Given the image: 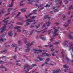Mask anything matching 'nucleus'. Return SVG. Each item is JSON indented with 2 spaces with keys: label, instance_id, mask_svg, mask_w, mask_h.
Segmentation results:
<instances>
[{
  "label": "nucleus",
  "instance_id": "57",
  "mask_svg": "<svg viewBox=\"0 0 73 73\" xmlns=\"http://www.w3.org/2000/svg\"><path fill=\"white\" fill-rule=\"evenodd\" d=\"M12 26H13V25H11V26L9 27V28H12Z\"/></svg>",
  "mask_w": 73,
  "mask_h": 73
},
{
  "label": "nucleus",
  "instance_id": "50",
  "mask_svg": "<svg viewBox=\"0 0 73 73\" xmlns=\"http://www.w3.org/2000/svg\"><path fill=\"white\" fill-rule=\"evenodd\" d=\"M45 27V24H44L42 28H44Z\"/></svg>",
  "mask_w": 73,
  "mask_h": 73
},
{
  "label": "nucleus",
  "instance_id": "49",
  "mask_svg": "<svg viewBox=\"0 0 73 73\" xmlns=\"http://www.w3.org/2000/svg\"><path fill=\"white\" fill-rule=\"evenodd\" d=\"M38 1H39V0H37L35 1V3H38Z\"/></svg>",
  "mask_w": 73,
  "mask_h": 73
},
{
  "label": "nucleus",
  "instance_id": "43",
  "mask_svg": "<svg viewBox=\"0 0 73 73\" xmlns=\"http://www.w3.org/2000/svg\"><path fill=\"white\" fill-rule=\"evenodd\" d=\"M4 41V40H3V38H1L0 39V41Z\"/></svg>",
  "mask_w": 73,
  "mask_h": 73
},
{
  "label": "nucleus",
  "instance_id": "11",
  "mask_svg": "<svg viewBox=\"0 0 73 73\" xmlns=\"http://www.w3.org/2000/svg\"><path fill=\"white\" fill-rule=\"evenodd\" d=\"M67 35L68 37L70 38V39H73V36H72V35H68V34H67Z\"/></svg>",
  "mask_w": 73,
  "mask_h": 73
},
{
  "label": "nucleus",
  "instance_id": "60",
  "mask_svg": "<svg viewBox=\"0 0 73 73\" xmlns=\"http://www.w3.org/2000/svg\"><path fill=\"white\" fill-rule=\"evenodd\" d=\"M68 24L67 25H64V27H68Z\"/></svg>",
  "mask_w": 73,
  "mask_h": 73
},
{
  "label": "nucleus",
  "instance_id": "29",
  "mask_svg": "<svg viewBox=\"0 0 73 73\" xmlns=\"http://www.w3.org/2000/svg\"><path fill=\"white\" fill-rule=\"evenodd\" d=\"M21 11H23V12H25L26 11V10H25V9H22Z\"/></svg>",
  "mask_w": 73,
  "mask_h": 73
},
{
  "label": "nucleus",
  "instance_id": "40",
  "mask_svg": "<svg viewBox=\"0 0 73 73\" xmlns=\"http://www.w3.org/2000/svg\"><path fill=\"white\" fill-rule=\"evenodd\" d=\"M52 55L53 56H55V54H54V52H53L52 53Z\"/></svg>",
  "mask_w": 73,
  "mask_h": 73
},
{
  "label": "nucleus",
  "instance_id": "37",
  "mask_svg": "<svg viewBox=\"0 0 73 73\" xmlns=\"http://www.w3.org/2000/svg\"><path fill=\"white\" fill-rule=\"evenodd\" d=\"M40 24H39L38 26H36V29H37V28H39V27H40Z\"/></svg>",
  "mask_w": 73,
  "mask_h": 73
},
{
  "label": "nucleus",
  "instance_id": "2",
  "mask_svg": "<svg viewBox=\"0 0 73 73\" xmlns=\"http://www.w3.org/2000/svg\"><path fill=\"white\" fill-rule=\"evenodd\" d=\"M60 27H53L54 32L53 33L54 35H53V36H58V35H59L58 34H56L57 32L58 31V29H60Z\"/></svg>",
  "mask_w": 73,
  "mask_h": 73
},
{
  "label": "nucleus",
  "instance_id": "7",
  "mask_svg": "<svg viewBox=\"0 0 73 73\" xmlns=\"http://www.w3.org/2000/svg\"><path fill=\"white\" fill-rule=\"evenodd\" d=\"M58 1L59 3H58V4H59L58 7H60V5H61V4H62V1L61 0H56L55 2H57Z\"/></svg>",
  "mask_w": 73,
  "mask_h": 73
},
{
  "label": "nucleus",
  "instance_id": "19",
  "mask_svg": "<svg viewBox=\"0 0 73 73\" xmlns=\"http://www.w3.org/2000/svg\"><path fill=\"white\" fill-rule=\"evenodd\" d=\"M63 68H66V69H68V68H69V67L68 66L65 65H63Z\"/></svg>",
  "mask_w": 73,
  "mask_h": 73
},
{
  "label": "nucleus",
  "instance_id": "10",
  "mask_svg": "<svg viewBox=\"0 0 73 73\" xmlns=\"http://www.w3.org/2000/svg\"><path fill=\"white\" fill-rule=\"evenodd\" d=\"M73 17V15H71L70 17V20L68 21V24H70V21H71L72 20V18Z\"/></svg>",
  "mask_w": 73,
  "mask_h": 73
},
{
  "label": "nucleus",
  "instance_id": "13",
  "mask_svg": "<svg viewBox=\"0 0 73 73\" xmlns=\"http://www.w3.org/2000/svg\"><path fill=\"white\" fill-rule=\"evenodd\" d=\"M1 13H4V9L1 10L0 12V17H1Z\"/></svg>",
  "mask_w": 73,
  "mask_h": 73
},
{
  "label": "nucleus",
  "instance_id": "17",
  "mask_svg": "<svg viewBox=\"0 0 73 73\" xmlns=\"http://www.w3.org/2000/svg\"><path fill=\"white\" fill-rule=\"evenodd\" d=\"M46 24L47 25V27H49V25H50V22L48 21V22H46Z\"/></svg>",
  "mask_w": 73,
  "mask_h": 73
},
{
  "label": "nucleus",
  "instance_id": "39",
  "mask_svg": "<svg viewBox=\"0 0 73 73\" xmlns=\"http://www.w3.org/2000/svg\"><path fill=\"white\" fill-rule=\"evenodd\" d=\"M66 59L67 61H68L69 60V58L68 57L66 58Z\"/></svg>",
  "mask_w": 73,
  "mask_h": 73
},
{
  "label": "nucleus",
  "instance_id": "33",
  "mask_svg": "<svg viewBox=\"0 0 73 73\" xmlns=\"http://www.w3.org/2000/svg\"><path fill=\"white\" fill-rule=\"evenodd\" d=\"M46 61H47V62H48L49 61H50V58H46Z\"/></svg>",
  "mask_w": 73,
  "mask_h": 73
},
{
  "label": "nucleus",
  "instance_id": "30",
  "mask_svg": "<svg viewBox=\"0 0 73 73\" xmlns=\"http://www.w3.org/2000/svg\"><path fill=\"white\" fill-rule=\"evenodd\" d=\"M31 0H28V1L30 2L29 4H31V5H32V4H33L32 3V2H33V1H32L31 2Z\"/></svg>",
  "mask_w": 73,
  "mask_h": 73
},
{
  "label": "nucleus",
  "instance_id": "22",
  "mask_svg": "<svg viewBox=\"0 0 73 73\" xmlns=\"http://www.w3.org/2000/svg\"><path fill=\"white\" fill-rule=\"evenodd\" d=\"M21 13V12H18V14L15 17V19H16L17 17H18V16H19V15H20Z\"/></svg>",
  "mask_w": 73,
  "mask_h": 73
},
{
  "label": "nucleus",
  "instance_id": "41",
  "mask_svg": "<svg viewBox=\"0 0 73 73\" xmlns=\"http://www.w3.org/2000/svg\"><path fill=\"white\" fill-rule=\"evenodd\" d=\"M9 46H10V45L9 44H8L7 46L6 45L5 46V47H9Z\"/></svg>",
  "mask_w": 73,
  "mask_h": 73
},
{
  "label": "nucleus",
  "instance_id": "53",
  "mask_svg": "<svg viewBox=\"0 0 73 73\" xmlns=\"http://www.w3.org/2000/svg\"><path fill=\"white\" fill-rule=\"evenodd\" d=\"M52 46H53V44H52L51 45H50L49 47L50 48H51V47H52Z\"/></svg>",
  "mask_w": 73,
  "mask_h": 73
},
{
  "label": "nucleus",
  "instance_id": "47",
  "mask_svg": "<svg viewBox=\"0 0 73 73\" xmlns=\"http://www.w3.org/2000/svg\"><path fill=\"white\" fill-rule=\"evenodd\" d=\"M44 64H48V63L46 61Z\"/></svg>",
  "mask_w": 73,
  "mask_h": 73
},
{
  "label": "nucleus",
  "instance_id": "6",
  "mask_svg": "<svg viewBox=\"0 0 73 73\" xmlns=\"http://www.w3.org/2000/svg\"><path fill=\"white\" fill-rule=\"evenodd\" d=\"M33 13H30L29 14V15H28L27 16H29V17H30V19H35V18L36 17V16H31V15H33Z\"/></svg>",
  "mask_w": 73,
  "mask_h": 73
},
{
  "label": "nucleus",
  "instance_id": "28",
  "mask_svg": "<svg viewBox=\"0 0 73 73\" xmlns=\"http://www.w3.org/2000/svg\"><path fill=\"white\" fill-rule=\"evenodd\" d=\"M17 24H18V25H22L23 24V23H22L21 22H19L17 23Z\"/></svg>",
  "mask_w": 73,
  "mask_h": 73
},
{
  "label": "nucleus",
  "instance_id": "26",
  "mask_svg": "<svg viewBox=\"0 0 73 73\" xmlns=\"http://www.w3.org/2000/svg\"><path fill=\"white\" fill-rule=\"evenodd\" d=\"M7 50H4L3 51H0V52H1V53H4V52H5V53H7Z\"/></svg>",
  "mask_w": 73,
  "mask_h": 73
},
{
  "label": "nucleus",
  "instance_id": "34",
  "mask_svg": "<svg viewBox=\"0 0 73 73\" xmlns=\"http://www.w3.org/2000/svg\"><path fill=\"white\" fill-rule=\"evenodd\" d=\"M50 6V5H48V4H47L46 6H44V7H46V8L48 7H49Z\"/></svg>",
  "mask_w": 73,
  "mask_h": 73
},
{
  "label": "nucleus",
  "instance_id": "4",
  "mask_svg": "<svg viewBox=\"0 0 73 73\" xmlns=\"http://www.w3.org/2000/svg\"><path fill=\"white\" fill-rule=\"evenodd\" d=\"M35 20H31L30 19H28L26 21L27 22L26 23V25H29V22L30 23H32V22H33V21H35Z\"/></svg>",
  "mask_w": 73,
  "mask_h": 73
},
{
  "label": "nucleus",
  "instance_id": "62",
  "mask_svg": "<svg viewBox=\"0 0 73 73\" xmlns=\"http://www.w3.org/2000/svg\"><path fill=\"white\" fill-rule=\"evenodd\" d=\"M44 65H45V63H44L42 65H41V66H44Z\"/></svg>",
  "mask_w": 73,
  "mask_h": 73
},
{
  "label": "nucleus",
  "instance_id": "52",
  "mask_svg": "<svg viewBox=\"0 0 73 73\" xmlns=\"http://www.w3.org/2000/svg\"><path fill=\"white\" fill-rule=\"evenodd\" d=\"M17 57L16 56H14V58L15 59V60H16V58Z\"/></svg>",
  "mask_w": 73,
  "mask_h": 73
},
{
  "label": "nucleus",
  "instance_id": "9",
  "mask_svg": "<svg viewBox=\"0 0 73 73\" xmlns=\"http://www.w3.org/2000/svg\"><path fill=\"white\" fill-rule=\"evenodd\" d=\"M61 71L60 70V69H59V70H58L56 71L53 70V73H59L60 72H61Z\"/></svg>",
  "mask_w": 73,
  "mask_h": 73
},
{
  "label": "nucleus",
  "instance_id": "35",
  "mask_svg": "<svg viewBox=\"0 0 73 73\" xmlns=\"http://www.w3.org/2000/svg\"><path fill=\"white\" fill-rule=\"evenodd\" d=\"M16 45H16V44H12V46L13 47H15V46H16Z\"/></svg>",
  "mask_w": 73,
  "mask_h": 73
},
{
  "label": "nucleus",
  "instance_id": "63",
  "mask_svg": "<svg viewBox=\"0 0 73 73\" xmlns=\"http://www.w3.org/2000/svg\"><path fill=\"white\" fill-rule=\"evenodd\" d=\"M16 35H17V34L16 33H15L14 35V36H16Z\"/></svg>",
  "mask_w": 73,
  "mask_h": 73
},
{
  "label": "nucleus",
  "instance_id": "64",
  "mask_svg": "<svg viewBox=\"0 0 73 73\" xmlns=\"http://www.w3.org/2000/svg\"><path fill=\"white\" fill-rule=\"evenodd\" d=\"M46 56H49V54L48 53H46Z\"/></svg>",
  "mask_w": 73,
  "mask_h": 73
},
{
  "label": "nucleus",
  "instance_id": "55",
  "mask_svg": "<svg viewBox=\"0 0 73 73\" xmlns=\"http://www.w3.org/2000/svg\"><path fill=\"white\" fill-rule=\"evenodd\" d=\"M35 61H36V62H38V61L39 60H35Z\"/></svg>",
  "mask_w": 73,
  "mask_h": 73
},
{
  "label": "nucleus",
  "instance_id": "44",
  "mask_svg": "<svg viewBox=\"0 0 73 73\" xmlns=\"http://www.w3.org/2000/svg\"><path fill=\"white\" fill-rule=\"evenodd\" d=\"M59 42H55L54 43V44H59Z\"/></svg>",
  "mask_w": 73,
  "mask_h": 73
},
{
  "label": "nucleus",
  "instance_id": "48",
  "mask_svg": "<svg viewBox=\"0 0 73 73\" xmlns=\"http://www.w3.org/2000/svg\"><path fill=\"white\" fill-rule=\"evenodd\" d=\"M6 57V56H3L1 58H5Z\"/></svg>",
  "mask_w": 73,
  "mask_h": 73
},
{
  "label": "nucleus",
  "instance_id": "14",
  "mask_svg": "<svg viewBox=\"0 0 73 73\" xmlns=\"http://www.w3.org/2000/svg\"><path fill=\"white\" fill-rule=\"evenodd\" d=\"M62 54V55L63 57H64L65 56L64 55V54H65V51H63L62 52H61Z\"/></svg>",
  "mask_w": 73,
  "mask_h": 73
},
{
  "label": "nucleus",
  "instance_id": "12",
  "mask_svg": "<svg viewBox=\"0 0 73 73\" xmlns=\"http://www.w3.org/2000/svg\"><path fill=\"white\" fill-rule=\"evenodd\" d=\"M73 44H71L70 46L69 49H72V51L73 52Z\"/></svg>",
  "mask_w": 73,
  "mask_h": 73
},
{
  "label": "nucleus",
  "instance_id": "21",
  "mask_svg": "<svg viewBox=\"0 0 73 73\" xmlns=\"http://www.w3.org/2000/svg\"><path fill=\"white\" fill-rule=\"evenodd\" d=\"M24 39L25 40L24 42L25 44H26L27 42V39L25 38Z\"/></svg>",
  "mask_w": 73,
  "mask_h": 73
},
{
  "label": "nucleus",
  "instance_id": "46",
  "mask_svg": "<svg viewBox=\"0 0 73 73\" xmlns=\"http://www.w3.org/2000/svg\"><path fill=\"white\" fill-rule=\"evenodd\" d=\"M48 32H53V31H52V29H51L49 30Z\"/></svg>",
  "mask_w": 73,
  "mask_h": 73
},
{
  "label": "nucleus",
  "instance_id": "31",
  "mask_svg": "<svg viewBox=\"0 0 73 73\" xmlns=\"http://www.w3.org/2000/svg\"><path fill=\"white\" fill-rule=\"evenodd\" d=\"M35 5L36 6V7H37L38 8H39L40 7V6L38 5L37 4H36Z\"/></svg>",
  "mask_w": 73,
  "mask_h": 73
},
{
  "label": "nucleus",
  "instance_id": "15",
  "mask_svg": "<svg viewBox=\"0 0 73 73\" xmlns=\"http://www.w3.org/2000/svg\"><path fill=\"white\" fill-rule=\"evenodd\" d=\"M44 36L43 35H40V38H41V39H42V40H45V38H43V37H41V36Z\"/></svg>",
  "mask_w": 73,
  "mask_h": 73
},
{
  "label": "nucleus",
  "instance_id": "51",
  "mask_svg": "<svg viewBox=\"0 0 73 73\" xmlns=\"http://www.w3.org/2000/svg\"><path fill=\"white\" fill-rule=\"evenodd\" d=\"M43 8H41L39 10V11H41V10H42V9H43Z\"/></svg>",
  "mask_w": 73,
  "mask_h": 73
},
{
  "label": "nucleus",
  "instance_id": "1",
  "mask_svg": "<svg viewBox=\"0 0 73 73\" xmlns=\"http://www.w3.org/2000/svg\"><path fill=\"white\" fill-rule=\"evenodd\" d=\"M9 19V17H7L6 18H5V19L4 20H3V21L4 23H6L4 25L5 26L3 27L1 29L2 30L0 32V33H2L4 31H7V29H5V28H6V25H7L8 24V21L7 20V19Z\"/></svg>",
  "mask_w": 73,
  "mask_h": 73
},
{
  "label": "nucleus",
  "instance_id": "59",
  "mask_svg": "<svg viewBox=\"0 0 73 73\" xmlns=\"http://www.w3.org/2000/svg\"><path fill=\"white\" fill-rule=\"evenodd\" d=\"M54 50L53 48H51V51H53Z\"/></svg>",
  "mask_w": 73,
  "mask_h": 73
},
{
  "label": "nucleus",
  "instance_id": "24",
  "mask_svg": "<svg viewBox=\"0 0 73 73\" xmlns=\"http://www.w3.org/2000/svg\"><path fill=\"white\" fill-rule=\"evenodd\" d=\"M23 1H22L20 4V6H23V5H24L25 4L24 3L23 4Z\"/></svg>",
  "mask_w": 73,
  "mask_h": 73
},
{
  "label": "nucleus",
  "instance_id": "36",
  "mask_svg": "<svg viewBox=\"0 0 73 73\" xmlns=\"http://www.w3.org/2000/svg\"><path fill=\"white\" fill-rule=\"evenodd\" d=\"M33 31H32L30 34L29 35V36H28V37H30L31 35L33 33Z\"/></svg>",
  "mask_w": 73,
  "mask_h": 73
},
{
  "label": "nucleus",
  "instance_id": "20",
  "mask_svg": "<svg viewBox=\"0 0 73 73\" xmlns=\"http://www.w3.org/2000/svg\"><path fill=\"white\" fill-rule=\"evenodd\" d=\"M68 43V41H65L63 43L64 46H65L66 43Z\"/></svg>",
  "mask_w": 73,
  "mask_h": 73
},
{
  "label": "nucleus",
  "instance_id": "61",
  "mask_svg": "<svg viewBox=\"0 0 73 73\" xmlns=\"http://www.w3.org/2000/svg\"><path fill=\"white\" fill-rule=\"evenodd\" d=\"M36 10H35L33 11V12H34V13H35V12H36Z\"/></svg>",
  "mask_w": 73,
  "mask_h": 73
},
{
  "label": "nucleus",
  "instance_id": "27",
  "mask_svg": "<svg viewBox=\"0 0 73 73\" xmlns=\"http://www.w3.org/2000/svg\"><path fill=\"white\" fill-rule=\"evenodd\" d=\"M0 68H3V69H6V68L3 66L2 65L1 66H0Z\"/></svg>",
  "mask_w": 73,
  "mask_h": 73
},
{
  "label": "nucleus",
  "instance_id": "38",
  "mask_svg": "<svg viewBox=\"0 0 73 73\" xmlns=\"http://www.w3.org/2000/svg\"><path fill=\"white\" fill-rule=\"evenodd\" d=\"M17 48L18 47L17 46H16L15 48V52H17Z\"/></svg>",
  "mask_w": 73,
  "mask_h": 73
},
{
  "label": "nucleus",
  "instance_id": "25",
  "mask_svg": "<svg viewBox=\"0 0 73 73\" xmlns=\"http://www.w3.org/2000/svg\"><path fill=\"white\" fill-rule=\"evenodd\" d=\"M48 15L44 17L43 18V20H45V19H48Z\"/></svg>",
  "mask_w": 73,
  "mask_h": 73
},
{
  "label": "nucleus",
  "instance_id": "58",
  "mask_svg": "<svg viewBox=\"0 0 73 73\" xmlns=\"http://www.w3.org/2000/svg\"><path fill=\"white\" fill-rule=\"evenodd\" d=\"M25 17L26 18V19H28V17L27 16V15H25Z\"/></svg>",
  "mask_w": 73,
  "mask_h": 73
},
{
  "label": "nucleus",
  "instance_id": "16",
  "mask_svg": "<svg viewBox=\"0 0 73 73\" xmlns=\"http://www.w3.org/2000/svg\"><path fill=\"white\" fill-rule=\"evenodd\" d=\"M13 35V34H12V32H10L9 33H8V35L9 36H12Z\"/></svg>",
  "mask_w": 73,
  "mask_h": 73
},
{
  "label": "nucleus",
  "instance_id": "23",
  "mask_svg": "<svg viewBox=\"0 0 73 73\" xmlns=\"http://www.w3.org/2000/svg\"><path fill=\"white\" fill-rule=\"evenodd\" d=\"M37 58H38V59H39V60L40 61H43V59L42 58H41V57H40V56H38L37 57Z\"/></svg>",
  "mask_w": 73,
  "mask_h": 73
},
{
  "label": "nucleus",
  "instance_id": "54",
  "mask_svg": "<svg viewBox=\"0 0 73 73\" xmlns=\"http://www.w3.org/2000/svg\"><path fill=\"white\" fill-rule=\"evenodd\" d=\"M55 24H56V25H59V23H55Z\"/></svg>",
  "mask_w": 73,
  "mask_h": 73
},
{
  "label": "nucleus",
  "instance_id": "32",
  "mask_svg": "<svg viewBox=\"0 0 73 73\" xmlns=\"http://www.w3.org/2000/svg\"><path fill=\"white\" fill-rule=\"evenodd\" d=\"M13 9V8L10 9L9 8L7 9L8 10H9L8 11V12H10L11 11V10H12V9Z\"/></svg>",
  "mask_w": 73,
  "mask_h": 73
},
{
  "label": "nucleus",
  "instance_id": "42",
  "mask_svg": "<svg viewBox=\"0 0 73 73\" xmlns=\"http://www.w3.org/2000/svg\"><path fill=\"white\" fill-rule=\"evenodd\" d=\"M21 40L18 41V43L19 44H21Z\"/></svg>",
  "mask_w": 73,
  "mask_h": 73
},
{
  "label": "nucleus",
  "instance_id": "3",
  "mask_svg": "<svg viewBox=\"0 0 73 73\" xmlns=\"http://www.w3.org/2000/svg\"><path fill=\"white\" fill-rule=\"evenodd\" d=\"M33 42H32L31 44L30 43H27L26 44L27 46V49L25 50V52H29L30 50V48H29V47H30V46H31L32 45H33Z\"/></svg>",
  "mask_w": 73,
  "mask_h": 73
},
{
  "label": "nucleus",
  "instance_id": "45",
  "mask_svg": "<svg viewBox=\"0 0 73 73\" xmlns=\"http://www.w3.org/2000/svg\"><path fill=\"white\" fill-rule=\"evenodd\" d=\"M9 14H10V13H7V14L5 15V16H7V15H8Z\"/></svg>",
  "mask_w": 73,
  "mask_h": 73
},
{
  "label": "nucleus",
  "instance_id": "18",
  "mask_svg": "<svg viewBox=\"0 0 73 73\" xmlns=\"http://www.w3.org/2000/svg\"><path fill=\"white\" fill-rule=\"evenodd\" d=\"M13 2H11V3L10 5L9 6V7H12L13 6Z\"/></svg>",
  "mask_w": 73,
  "mask_h": 73
},
{
  "label": "nucleus",
  "instance_id": "56",
  "mask_svg": "<svg viewBox=\"0 0 73 73\" xmlns=\"http://www.w3.org/2000/svg\"><path fill=\"white\" fill-rule=\"evenodd\" d=\"M57 11V9H55L54 10V12H56V11Z\"/></svg>",
  "mask_w": 73,
  "mask_h": 73
},
{
  "label": "nucleus",
  "instance_id": "8",
  "mask_svg": "<svg viewBox=\"0 0 73 73\" xmlns=\"http://www.w3.org/2000/svg\"><path fill=\"white\" fill-rule=\"evenodd\" d=\"M21 28V26H17L15 27V29H17V31L18 32H21V30L20 29H19Z\"/></svg>",
  "mask_w": 73,
  "mask_h": 73
},
{
  "label": "nucleus",
  "instance_id": "5",
  "mask_svg": "<svg viewBox=\"0 0 73 73\" xmlns=\"http://www.w3.org/2000/svg\"><path fill=\"white\" fill-rule=\"evenodd\" d=\"M33 50H34L35 53H37V52H44L45 51V50H36V49H33Z\"/></svg>",
  "mask_w": 73,
  "mask_h": 73
}]
</instances>
